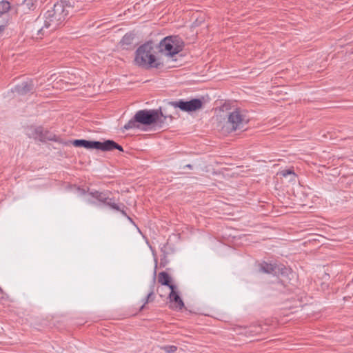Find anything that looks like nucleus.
<instances>
[{
	"instance_id": "13",
	"label": "nucleus",
	"mask_w": 353,
	"mask_h": 353,
	"mask_svg": "<svg viewBox=\"0 0 353 353\" xmlns=\"http://www.w3.org/2000/svg\"><path fill=\"white\" fill-rule=\"evenodd\" d=\"M260 270L264 273L276 274L277 271L280 270V268L276 265L264 262L260 265Z\"/></svg>"
},
{
	"instance_id": "26",
	"label": "nucleus",
	"mask_w": 353,
	"mask_h": 353,
	"mask_svg": "<svg viewBox=\"0 0 353 353\" xmlns=\"http://www.w3.org/2000/svg\"><path fill=\"white\" fill-rule=\"evenodd\" d=\"M0 293H3V290L1 288H0Z\"/></svg>"
},
{
	"instance_id": "9",
	"label": "nucleus",
	"mask_w": 353,
	"mask_h": 353,
	"mask_svg": "<svg viewBox=\"0 0 353 353\" xmlns=\"http://www.w3.org/2000/svg\"><path fill=\"white\" fill-rule=\"evenodd\" d=\"M170 302L173 304L172 308L181 310L184 307V303L181 299L179 293L176 292V286H170V290L168 294Z\"/></svg>"
},
{
	"instance_id": "8",
	"label": "nucleus",
	"mask_w": 353,
	"mask_h": 353,
	"mask_svg": "<svg viewBox=\"0 0 353 353\" xmlns=\"http://www.w3.org/2000/svg\"><path fill=\"white\" fill-rule=\"evenodd\" d=\"M34 139L41 142L46 141H58L59 138L52 132L45 130L42 126L37 127L32 131L31 135Z\"/></svg>"
},
{
	"instance_id": "15",
	"label": "nucleus",
	"mask_w": 353,
	"mask_h": 353,
	"mask_svg": "<svg viewBox=\"0 0 353 353\" xmlns=\"http://www.w3.org/2000/svg\"><path fill=\"white\" fill-rule=\"evenodd\" d=\"M90 194L93 198H95L99 201L102 202L103 203H104V202H106V200H108V196L105 195V194H104L103 192L94 191V192H90Z\"/></svg>"
},
{
	"instance_id": "23",
	"label": "nucleus",
	"mask_w": 353,
	"mask_h": 353,
	"mask_svg": "<svg viewBox=\"0 0 353 353\" xmlns=\"http://www.w3.org/2000/svg\"><path fill=\"white\" fill-rule=\"evenodd\" d=\"M283 176H287L289 174H294V172L290 170H284L281 172Z\"/></svg>"
},
{
	"instance_id": "2",
	"label": "nucleus",
	"mask_w": 353,
	"mask_h": 353,
	"mask_svg": "<svg viewBox=\"0 0 353 353\" xmlns=\"http://www.w3.org/2000/svg\"><path fill=\"white\" fill-rule=\"evenodd\" d=\"M154 45L152 41H148L140 46L135 52L134 63L136 65L142 68H158L160 63L157 62L152 51Z\"/></svg>"
},
{
	"instance_id": "5",
	"label": "nucleus",
	"mask_w": 353,
	"mask_h": 353,
	"mask_svg": "<svg viewBox=\"0 0 353 353\" xmlns=\"http://www.w3.org/2000/svg\"><path fill=\"white\" fill-rule=\"evenodd\" d=\"M167 116H165L161 109L141 110L136 112V119L139 123L149 125L157 123L160 127L164 123Z\"/></svg>"
},
{
	"instance_id": "19",
	"label": "nucleus",
	"mask_w": 353,
	"mask_h": 353,
	"mask_svg": "<svg viewBox=\"0 0 353 353\" xmlns=\"http://www.w3.org/2000/svg\"><path fill=\"white\" fill-rule=\"evenodd\" d=\"M165 353H173L177 350L175 345H164L161 347Z\"/></svg>"
},
{
	"instance_id": "17",
	"label": "nucleus",
	"mask_w": 353,
	"mask_h": 353,
	"mask_svg": "<svg viewBox=\"0 0 353 353\" xmlns=\"http://www.w3.org/2000/svg\"><path fill=\"white\" fill-rule=\"evenodd\" d=\"M10 9V4L7 1H1L0 2V11L3 14L9 11Z\"/></svg>"
},
{
	"instance_id": "4",
	"label": "nucleus",
	"mask_w": 353,
	"mask_h": 353,
	"mask_svg": "<svg viewBox=\"0 0 353 353\" xmlns=\"http://www.w3.org/2000/svg\"><path fill=\"white\" fill-rule=\"evenodd\" d=\"M72 144L75 147H83L86 149H97L103 152L112 151L114 149L123 151L122 146L112 140H106L104 142H101L97 141L76 139L73 141Z\"/></svg>"
},
{
	"instance_id": "6",
	"label": "nucleus",
	"mask_w": 353,
	"mask_h": 353,
	"mask_svg": "<svg viewBox=\"0 0 353 353\" xmlns=\"http://www.w3.org/2000/svg\"><path fill=\"white\" fill-rule=\"evenodd\" d=\"M183 42L177 36H168L161 41L159 44V52L169 57H173L182 51Z\"/></svg>"
},
{
	"instance_id": "10",
	"label": "nucleus",
	"mask_w": 353,
	"mask_h": 353,
	"mask_svg": "<svg viewBox=\"0 0 353 353\" xmlns=\"http://www.w3.org/2000/svg\"><path fill=\"white\" fill-rule=\"evenodd\" d=\"M34 90V83L32 81H24L15 87V90L19 94H26L32 92Z\"/></svg>"
},
{
	"instance_id": "14",
	"label": "nucleus",
	"mask_w": 353,
	"mask_h": 353,
	"mask_svg": "<svg viewBox=\"0 0 353 353\" xmlns=\"http://www.w3.org/2000/svg\"><path fill=\"white\" fill-rule=\"evenodd\" d=\"M134 39V34L127 33L123 37L122 39L121 40L120 43L123 48H127L128 46H130L132 44Z\"/></svg>"
},
{
	"instance_id": "16",
	"label": "nucleus",
	"mask_w": 353,
	"mask_h": 353,
	"mask_svg": "<svg viewBox=\"0 0 353 353\" xmlns=\"http://www.w3.org/2000/svg\"><path fill=\"white\" fill-rule=\"evenodd\" d=\"M139 121H137L136 119V114L134 116L132 119H131L124 126V130H130L133 128H139V125L138 124Z\"/></svg>"
},
{
	"instance_id": "18",
	"label": "nucleus",
	"mask_w": 353,
	"mask_h": 353,
	"mask_svg": "<svg viewBox=\"0 0 353 353\" xmlns=\"http://www.w3.org/2000/svg\"><path fill=\"white\" fill-rule=\"evenodd\" d=\"M154 294L152 292H152H149V293L148 294L147 296L143 300V304L141 307L140 310H143V308L145 307V304H147V303H148L150 302H152L154 301Z\"/></svg>"
},
{
	"instance_id": "12",
	"label": "nucleus",
	"mask_w": 353,
	"mask_h": 353,
	"mask_svg": "<svg viewBox=\"0 0 353 353\" xmlns=\"http://www.w3.org/2000/svg\"><path fill=\"white\" fill-rule=\"evenodd\" d=\"M158 281L163 286H166L169 288L170 290V286H175L171 283V277L166 272H161L159 273L158 275Z\"/></svg>"
},
{
	"instance_id": "24",
	"label": "nucleus",
	"mask_w": 353,
	"mask_h": 353,
	"mask_svg": "<svg viewBox=\"0 0 353 353\" xmlns=\"http://www.w3.org/2000/svg\"><path fill=\"white\" fill-rule=\"evenodd\" d=\"M4 28H5V26H3V25L0 26V34L1 32H3V31L4 30Z\"/></svg>"
},
{
	"instance_id": "21",
	"label": "nucleus",
	"mask_w": 353,
	"mask_h": 353,
	"mask_svg": "<svg viewBox=\"0 0 353 353\" xmlns=\"http://www.w3.org/2000/svg\"><path fill=\"white\" fill-rule=\"evenodd\" d=\"M165 288L163 286L158 287L157 293L161 297H165L167 293L164 292Z\"/></svg>"
},
{
	"instance_id": "22",
	"label": "nucleus",
	"mask_w": 353,
	"mask_h": 353,
	"mask_svg": "<svg viewBox=\"0 0 353 353\" xmlns=\"http://www.w3.org/2000/svg\"><path fill=\"white\" fill-rule=\"evenodd\" d=\"M155 284H156V279L154 276L150 282V292H152L154 294V288H155Z\"/></svg>"
},
{
	"instance_id": "7",
	"label": "nucleus",
	"mask_w": 353,
	"mask_h": 353,
	"mask_svg": "<svg viewBox=\"0 0 353 353\" xmlns=\"http://www.w3.org/2000/svg\"><path fill=\"white\" fill-rule=\"evenodd\" d=\"M203 101L199 99H193L190 101H171L170 105L174 108H179L183 112H194L201 109L203 107Z\"/></svg>"
},
{
	"instance_id": "20",
	"label": "nucleus",
	"mask_w": 353,
	"mask_h": 353,
	"mask_svg": "<svg viewBox=\"0 0 353 353\" xmlns=\"http://www.w3.org/2000/svg\"><path fill=\"white\" fill-rule=\"evenodd\" d=\"M36 2L37 0H24L22 5L28 9H34Z\"/></svg>"
},
{
	"instance_id": "27",
	"label": "nucleus",
	"mask_w": 353,
	"mask_h": 353,
	"mask_svg": "<svg viewBox=\"0 0 353 353\" xmlns=\"http://www.w3.org/2000/svg\"><path fill=\"white\" fill-rule=\"evenodd\" d=\"M2 14H2V13H1V12L0 11V17H1V16H2Z\"/></svg>"
},
{
	"instance_id": "3",
	"label": "nucleus",
	"mask_w": 353,
	"mask_h": 353,
	"mask_svg": "<svg viewBox=\"0 0 353 353\" xmlns=\"http://www.w3.org/2000/svg\"><path fill=\"white\" fill-rule=\"evenodd\" d=\"M249 122V118L246 112L240 109L236 108L228 115V120L223 125L222 130L227 133H231L237 130L243 129Z\"/></svg>"
},
{
	"instance_id": "11",
	"label": "nucleus",
	"mask_w": 353,
	"mask_h": 353,
	"mask_svg": "<svg viewBox=\"0 0 353 353\" xmlns=\"http://www.w3.org/2000/svg\"><path fill=\"white\" fill-rule=\"evenodd\" d=\"M104 204H105L106 205H108L113 210L121 212L123 215L126 216L128 219L131 220V219L127 215L125 211L123 210V208H125V205L123 204L119 205L118 203H116L114 201L113 199L108 198V200H106V202H104Z\"/></svg>"
},
{
	"instance_id": "1",
	"label": "nucleus",
	"mask_w": 353,
	"mask_h": 353,
	"mask_svg": "<svg viewBox=\"0 0 353 353\" xmlns=\"http://www.w3.org/2000/svg\"><path fill=\"white\" fill-rule=\"evenodd\" d=\"M79 1H61L57 2L51 10H48L43 17H39L28 28L31 37L36 39H41L57 29L64 26L70 14L80 10Z\"/></svg>"
},
{
	"instance_id": "25",
	"label": "nucleus",
	"mask_w": 353,
	"mask_h": 353,
	"mask_svg": "<svg viewBox=\"0 0 353 353\" xmlns=\"http://www.w3.org/2000/svg\"><path fill=\"white\" fill-rule=\"evenodd\" d=\"M185 167H187V168H190V169H192V165H190V164H188V165H185Z\"/></svg>"
}]
</instances>
